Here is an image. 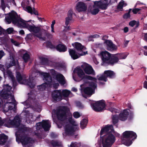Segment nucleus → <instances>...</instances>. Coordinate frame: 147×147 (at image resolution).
I'll use <instances>...</instances> for the list:
<instances>
[{
    "label": "nucleus",
    "instance_id": "f257e3e1",
    "mask_svg": "<svg viewBox=\"0 0 147 147\" xmlns=\"http://www.w3.org/2000/svg\"><path fill=\"white\" fill-rule=\"evenodd\" d=\"M69 109L64 106L59 107L57 109L56 114L59 120L60 121L57 124L59 128H61L62 125L64 127L65 132L63 134L64 136L71 135L77 129L78 123L72 118L70 117L68 119H66V113L69 111Z\"/></svg>",
    "mask_w": 147,
    "mask_h": 147
},
{
    "label": "nucleus",
    "instance_id": "f03ea898",
    "mask_svg": "<svg viewBox=\"0 0 147 147\" xmlns=\"http://www.w3.org/2000/svg\"><path fill=\"white\" fill-rule=\"evenodd\" d=\"M5 20L8 24H10L12 22L13 24H17L19 27L27 28L30 32H33L34 35L39 38L44 39L41 33L43 31L40 27L36 26L33 24L32 25H29L27 22L18 18L15 12L12 11L9 13V15L5 17Z\"/></svg>",
    "mask_w": 147,
    "mask_h": 147
},
{
    "label": "nucleus",
    "instance_id": "7ed1b4c3",
    "mask_svg": "<svg viewBox=\"0 0 147 147\" xmlns=\"http://www.w3.org/2000/svg\"><path fill=\"white\" fill-rule=\"evenodd\" d=\"M105 134L102 137V144L103 147H111L115 141L114 135L119 136L120 134L115 132L113 127L111 125H107L102 129L100 135L101 136Z\"/></svg>",
    "mask_w": 147,
    "mask_h": 147
},
{
    "label": "nucleus",
    "instance_id": "20e7f679",
    "mask_svg": "<svg viewBox=\"0 0 147 147\" xmlns=\"http://www.w3.org/2000/svg\"><path fill=\"white\" fill-rule=\"evenodd\" d=\"M74 71L80 78L82 79L85 78L91 81L90 84H89V87H87L84 88V86H86V84H88V83L86 82H85L84 84L81 85L80 86L82 92H84L87 95H92L94 93V90L96 87V82L97 79L95 78L86 75L82 70L80 67H77Z\"/></svg>",
    "mask_w": 147,
    "mask_h": 147
},
{
    "label": "nucleus",
    "instance_id": "39448f33",
    "mask_svg": "<svg viewBox=\"0 0 147 147\" xmlns=\"http://www.w3.org/2000/svg\"><path fill=\"white\" fill-rule=\"evenodd\" d=\"M4 89L1 92V95L5 99V104L3 109L5 112L7 113L8 111L12 110L14 107L13 102L15 100L13 95L10 91L11 87L8 85H5Z\"/></svg>",
    "mask_w": 147,
    "mask_h": 147
},
{
    "label": "nucleus",
    "instance_id": "423d86ee",
    "mask_svg": "<svg viewBox=\"0 0 147 147\" xmlns=\"http://www.w3.org/2000/svg\"><path fill=\"white\" fill-rule=\"evenodd\" d=\"M121 142L127 146H129L132 143V140L136 138L137 135L136 133L132 131H126L123 134Z\"/></svg>",
    "mask_w": 147,
    "mask_h": 147
},
{
    "label": "nucleus",
    "instance_id": "0eeeda50",
    "mask_svg": "<svg viewBox=\"0 0 147 147\" xmlns=\"http://www.w3.org/2000/svg\"><path fill=\"white\" fill-rule=\"evenodd\" d=\"M41 74L43 76V80L45 82L39 86V88L40 90H45L47 87L50 86L51 84L53 85V86L55 88H57L59 86V84L55 83V81H52L51 77L48 73L42 72Z\"/></svg>",
    "mask_w": 147,
    "mask_h": 147
},
{
    "label": "nucleus",
    "instance_id": "6e6552de",
    "mask_svg": "<svg viewBox=\"0 0 147 147\" xmlns=\"http://www.w3.org/2000/svg\"><path fill=\"white\" fill-rule=\"evenodd\" d=\"M16 78L18 82L21 84H24L29 86L32 88L35 85L34 83L33 82H30L29 78H28V77L25 74H21L19 72H17L16 74Z\"/></svg>",
    "mask_w": 147,
    "mask_h": 147
},
{
    "label": "nucleus",
    "instance_id": "1a4fd4ad",
    "mask_svg": "<svg viewBox=\"0 0 147 147\" xmlns=\"http://www.w3.org/2000/svg\"><path fill=\"white\" fill-rule=\"evenodd\" d=\"M11 117L7 118L5 120H2L0 118V126L5 123V125L8 127H10V125H17L19 124V119L18 117H15L13 120H12Z\"/></svg>",
    "mask_w": 147,
    "mask_h": 147
},
{
    "label": "nucleus",
    "instance_id": "9d476101",
    "mask_svg": "<svg viewBox=\"0 0 147 147\" xmlns=\"http://www.w3.org/2000/svg\"><path fill=\"white\" fill-rule=\"evenodd\" d=\"M100 55L104 62L107 63L109 61L110 63L111 64V61H114V59H113L112 57L113 55H111L109 53L106 51L101 52Z\"/></svg>",
    "mask_w": 147,
    "mask_h": 147
},
{
    "label": "nucleus",
    "instance_id": "9b49d317",
    "mask_svg": "<svg viewBox=\"0 0 147 147\" xmlns=\"http://www.w3.org/2000/svg\"><path fill=\"white\" fill-rule=\"evenodd\" d=\"M51 126V123L49 120H43L41 122L36 123V128L38 130L42 127L45 130L48 131L49 130Z\"/></svg>",
    "mask_w": 147,
    "mask_h": 147
},
{
    "label": "nucleus",
    "instance_id": "f8f14e48",
    "mask_svg": "<svg viewBox=\"0 0 147 147\" xmlns=\"http://www.w3.org/2000/svg\"><path fill=\"white\" fill-rule=\"evenodd\" d=\"M105 106V101L102 100L96 102L92 105L93 109L96 111H100L103 110Z\"/></svg>",
    "mask_w": 147,
    "mask_h": 147
},
{
    "label": "nucleus",
    "instance_id": "ddd939ff",
    "mask_svg": "<svg viewBox=\"0 0 147 147\" xmlns=\"http://www.w3.org/2000/svg\"><path fill=\"white\" fill-rule=\"evenodd\" d=\"M81 67L86 74L95 75L93 68L88 64L85 63H83L81 65Z\"/></svg>",
    "mask_w": 147,
    "mask_h": 147
},
{
    "label": "nucleus",
    "instance_id": "4468645a",
    "mask_svg": "<svg viewBox=\"0 0 147 147\" xmlns=\"http://www.w3.org/2000/svg\"><path fill=\"white\" fill-rule=\"evenodd\" d=\"M69 52L71 57L74 59L79 58L80 56L84 55L87 54V51H85L83 53H79L78 54L74 50L69 49Z\"/></svg>",
    "mask_w": 147,
    "mask_h": 147
},
{
    "label": "nucleus",
    "instance_id": "2eb2a0df",
    "mask_svg": "<svg viewBox=\"0 0 147 147\" xmlns=\"http://www.w3.org/2000/svg\"><path fill=\"white\" fill-rule=\"evenodd\" d=\"M128 54V53H123L113 55L112 57V59H114V61H111V64L113 65L114 63H117L119 59H125Z\"/></svg>",
    "mask_w": 147,
    "mask_h": 147
},
{
    "label": "nucleus",
    "instance_id": "dca6fc26",
    "mask_svg": "<svg viewBox=\"0 0 147 147\" xmlns=\"http://www.w3.org/2000/svg\"><path fill=\"white\" fill-rule=\"evenodd\" d=\"M109 3L108 1L107 0H101L99 1H95V4L97 5L99 8L102 9H106Z\"/></svg>",
    "mask_w": 147,
    "mask_h": 147
},
{
    "label": "nucleus",
    "instance_id": "f3484780",
    "mask_svg": "<svg viewBox=\"0 0 147 147\" xmlns=\"http://www.w3.org/2000/svg\"><path fill=\"white\" fill-rule=\"evenodd\" d=\"M72 14L73 11L71 10H70L69 11L67 17L65 18V24L66 26L65 27V28L64 29L65 31H66L70 29L69 26H68V25L72 21Z\"/></svg>",
    "mask_w": 147,
    "mask_h": 147
},
{
    "label": "nucleus",
    "instance_id": "a211bd4d",
    "mask_svg": "<svg viewBox=\"0 0 147 147\" xmlns=\"http://www.w3.org/2000/svg\"><path fill=\"white\" fill-rule=\"evenodd\" d=\"M107 49L109 51H114L117 49V46L113 44L111 41L109 40H105L104 42Z\"/></svg>",
    "mask_w": 147,
    "mask_h": 147
},
{
    "label": "nucleus",
    "instance_id": "6ab92c4d",
    "mask_svg": "<svg viewBox=\"0 0 147 147\" xmlns=\"http://www.w3.org/2000/svg\"><path fill=\"white\" fill-rule=\"evenodd\" d=\"M21 141L23 146L27 145L29 143H32L34 142V140L24 135H23L21 137Z\"/></svg>",
    "mask_w": 147,
    "mask_h": 147
},
{
    "label": "nucleus",
    "instance_id": "aec40b11",
    "mask_svg": "<svg viewBox=\"0 0 147 147\" xmlns=\"http://www.w3.org/2000/svg\"><path fill=\"white\" fill-rule=\"evenodd\" d=\"M52 97L55 100H60L62 99L61 90H55L52 93Z\"/></svg>",
    "mask_w": 147,
    "mask_h": 147
},
{
    "label": "nucleus",
    "instance_id": "412c9836",
    "mask_svg": "<svg viewBox=\"0 0 147 147\" xmlns=\"http://www.w3.org/2000/svg\"><path fill=\"white\" fill-rule=\"evenodd\" d=\"M94 5L92 6H90L89 7L88 9V11L91 14L93 15H95L97 14L100 10L99 7L97 5L95 4V1L94 2Z\"/></svg>",
    "mask_w": 147,
    "mask_h": 147
},
{
    "label": "nucleus",
    "instance_id": "4be33fe9",
    "mask_svg": "<svg viewBox=\"0 0 147 147\" xmlns=\"http://www.w3.org/2000/svg\"><path fill=\"white\" fill-rule=\"evenodd\" d=\"M72 45L75 47L76 49L79 51V53H83L85 51H87L86 50V48L82 45L80 43L78 42H75L73 43Z\"/></svg>",
    "mask_w": 147,
    "mask_h": 147
},
{
    "label": "nucleus",
    "instance_id": "5701e85b",
    "mask_svg": "<svg viewBox=\"0 0 147 147\" xmlns=\"http://www.w3.org/2000/svg\"><path fill=\"white\" fill-rule=\"evenodd\" d=\"M76 9L79 12L84 11L87 9V6L83 2H78L77 4Z\"/></svg>",
    "mask_w": 147,
    "mask_h": 147
},
{
    "label": "nucleus",
    "instance_id": "b1692460",
    "mask_svg": "<svg viewBox=\"0 0 147 147\" xmlns=\"http://www.w3.org/2000/svg\"><path fill=\"white\" fill-rule=\"evenodd\" d=\"M128 110L125 109L121 112L119 115V119L122 121H125L127 119V117L129 115Z\"/></svg>",
    "mask_w": 147,
    "mask_h": 147
},
{
    "label": "nucleus",
    "instance_id": "393cba45",
    "mask_svg": "<svg viewBox=\"0 0 147 147\" xmlns=\"http://www.w3.org/2000/svg\"><path fill=\"white\" fill-rule=\"evenodd\" d=\"M57 80L61 85H63L66 83V81L63 76L61 74H58L56 76Z\"/></svg>",
    "mask_w": 147,
    "mask_h": 147
},
{
    "label": "nucleus",
    "instance_id": "a878e982",
    "mask_svg": "<svg viewBox=\"0 0 147 147\" xmlns=\"http://www.w3.org/2000/svg\"><path fill=\"white\" fill-rule=\"evenodd\" d=\"M15 66L17 68H19V66L18 61L16 59H15L13 57H12L11 59V61L9 65L7 67L8 68L10 67Z\"/></svg>",
    "mask_w": 147,
    "mask_h": 147
},
{
    "label": "nucleus",
    "instance_id": "bb28decb",
    "mask_svg": "<svg viewBox=\"0 0 147 147\" xmlns=\"http://www.w3.org/2000/svg\"><path fill=\"white\" fill-rule=\"evenodd\" d=\"M56 48V49L60 52H64L65 51L67 50V47L65 45H62L59 44L57 45Z\"/></svg>",
    "mask_w": 147,
    "mask_h": 147
},
{
    "label": "nucleus",
    "instance_id": "cd10ccee",
    "mask_svg": "<svg viewBox=\"0 0 147 147\" xmlns=\"http://www.w3.org/2000/svg\"><path fill=\"white\" fill-rule=\"evenodd\" d=\"M104 74L106 75L107 78L109 77L111 78H112L115 76V74L114 72L111 70L105 71L104 72Z\"/></svg>",
    "mask_w": 147,
    "mask_h": 147
},
{
    "label": "nucleus",
    "instance_id": "c85d7f7f",
    "mask_svg": "<svg viewBox=\"0 0 147 147\" xmlns=\"http://www.w3.org/2000/svg\"><path fill=\"white\" fill-rule=\"evenodd\" d=\"M7 137L4 134L0 135V145H3L6 142Z\"/></svg>",
    "mask_w": 147,
    "mask_h": 147
},
{
    "label": "nucleus",
    "instance_id": "c756f323",
    "mask_svg": "<svg viewBox=\"0 0 147 147\" xmlns=\"http://www.w3.org/2000/svg\"><path fill=\"white\" fill-rule=\"evenodd\" d=\"M61 94L62 95V97L63 96L64 97H67L69 95L70 96H72V95L71 96V95L72 94L71 93L70 91L67 90H61Z\"/></svg>",
    "mask_w": 147,
    "mask_h": 147
},
{
    "label": "nucleus",
    "instance_id": "7c9ffc66",
    "mask_svg": "<svg viewBox=\"0 0 147 147\" xmlns=\"http://www.w3.org/2000/svg\"><path fill=\"white\" fill-rule=\"evenodd\" d=\"M105 75L104 73L103 74L99 75L97 76V78L99 80L106 82L107 81V78Z\"/></svg>",
    "mask_w": 147,
    "mask_h": 147
},
{
    "label": "nucleus",
    "instance_id": "2f4dec72",
    "mask_svg": "<svg viewBox=\"0 0 147 147\" xmlns=\"http://www.w3.org/2000/svg\"><path fill=\"white\" fill-rule=\"evenodd\" d=\"M7 74H8L9 76H10V77L11 78V79H12V83L13 84V85L15 86L16 85V81L14 80V78L13 77V75L12 74V72L9 71H7Z\"/></svg>",
    "mask_w": 147,
    "mask_h": 147
},
{
    "label": "nucleus",
    "instance_id": "473e14b6",
    "mask_svg": "<svg viewBox=\"0 0 147 147\" xmlns=\"http://www.w3.org/2000/svg\"><path fill=\"white\" fill-rule=\"evenodd\" d=\"M87 122V120L86 119H83L81 121L80 125L82 129H84L86 127Z\"/></svg>",
    "mask_w": 147,
    "mask_h": 147
},
{
    "label": "nucleus",
    "instance_id": "72a5a7b5",
    "mask_svg": "<svg viewBox=\"0 0 147 147\" xmlns=\"http://www.w3.org/2000/svg\"><path fill=\"white\" fill-rule=\"evenodd\" d=\"M129 25L132 27H133L135 25H136V28H137L139 25V23L138 22L133 20L129 22Z\"/></svg>",
    "mask_w": 147,
    "mask_h": 147
},
{
    "label": "nucleus",
    "instance_id": "f704fd0d",
    "mask_svg": "<svg viewBox=\"0 0 147 147\" xmlns=\"http://www.w3.org/2000/svg\"><path fill=\"white\" fill-rule=\"evenodd\" d=\"M127 5L124 4V1H121L119 3L118 6V9L120 10H122L123 6H126Z\"/></svg>",
    "mask_w": 147,
    "mask_h": 147
},
{
    "label": "nucleus",
    "instance_id": "c9c22d12",
    "mask_svg": "<svg viewBox=\"0 0 147 147\" xmlns=\"http://www.w3.org/2000/svg\"><path fill=\"white\" fill-rule=\"evenodd\" d=\"M23 58L24 61L26 62L30 58V56L29 54L27 53H26L23 55Z\"/></svg>",
    "mask_w": 147,
    "mask_h": 147
},
{
    "label": "nucleus",
    "instance_id": "e433bc0d",
    "mask_svg": "<svg viewBox=\"0 0 147 147\" xmlns=\"http://www.w3.org/2000/svg\"><path fill=\"white\" fill-rule=\"evenodd\" d=\"M80 143H77L76 142L72 143L69 147H80Z\"/></svg>",
    "mask_w": 147,
    "mask_h": 147
},
{
    "label": "nucleus",
    "instance_id": "4c0bfd02",
    "mask_svg": "<svg viewBox=\"0 0 147 147\" xmlns=\"http://www.w3.org/2000/svg\"><path fill=\"white\" fill-rule=\"evenodd\" d=\"M118 118L116 115H115L112 117V121L113 123L115 124L117 123L118 121Z\"/></svg>",
    "mask_w": 147,
    "mask_h": 147
},
{
    "label": "nucleus",
    "instance_id": "58836bf2",
    "mask_svg": "<svg viewBox=\"0 0 147 147\" xmlns=\"http://www.w3.org/2000/svg\"><path fill=\"white\" fill-rule=\"evenodd\" d=\"M25 10L31 14L32 13V9L30 6H28L26 7L25 8Z\"/></svg>",
    "mask_w": 147,
    "mask_h": 147
},
{
    "label": "nucleus",
    "instance_id": "ea45409f",
    "mask_svg": "<svg viewBox=\"0 0 147 147\" xmlns=\"http://www.w3.org/2000/svg\"><path fill=\"white\" fill-rule=\"evenodd\" d=\"M109 110L113 113H119V110H117L115 108H110L109 109Z\"/></svg>",
    "mask_w": 147,
    "mask_h": 147
},
{
    "label": "nucleus",
    "instance_id": "a19ab883",
    "mask_svg": "<svg viewBox=\"0 0 147 147\" xmlns=\"http://www.w3.org/2000/svg\"><path fill=\"white\" fill-rule=\"evenodd\" d=\"M80 116V113L78 112H75L73 113V116L76 118H79Z\"/></svg>",
    "mask_w": 147,
    "mask_h": 147
},
{
    "label": "nucleus",
    "instance_id": "79ce46f5",
    "mask_svg": "<svg viewBox=\"0 0 147 147\" xmlns=\"http://www.w3.org/2000/svg\"><path fill=\"white\" fill-rule=\"evenodd\" d=\"M33 109L34 110V111H38V112H39L41 111L40 107L39 106H36Z\"/></svg>",
    "mask_w": 147,
    "mask_h": 147
},
{
    "label": "nucleus",
    "instance_id": "37998d69",
    "mask_svg": "<svg viewBox=\"0 0 147 147\" xmlns=\"http://www.w3.org/2000/svg\"><path fill=\"white\" fill-rule=\"evenodd\" d=\"M11 41L12 43L16 46H18L19 44L16 41L13 40L12 39H11Z\"/></svg>",
    "mask_w": 147,
    "mask_h": 147
},
{
    "label": "nucleus",
    "instance_id": "c03bdc74",
    "mask_svg": "<svg viewBox=\"0 0 147 147\" xmlns=\"http://www.w3.org/2000/svg\"><path fill=\"white\" fill-rule=\"evenodd\" d=\"M52 144L54 147H60V146H59L60 144L57 142H53Z\"/></svg>",
    "mask_w": 147,
    "mask_h": 147
},
{
    "label": "nucleus",
    "instance_id": "a18cd8bd",
    "mask_svg": "<svg viewBox=\"0 0 147 147\" xmlns=\"http://www.w3.org/2000/svg\"><path fill=\"white\" fill-rule=\"evenodd\" d=\"M131 10V9H129V11H130ZM130 11L129 12L125 14L124 16V17L125 18H129L130 17Z\"/></svg>",
    "mask_w": 147,
    "mask_h": 147
},
{
    "label": "nucleus",
    "instance_id": "49530a36",
    "mask_svg": "<svg viewBox=\"0 0 147 147\" xmlns=\"http://www.w3.org/2000/svg\"><path fill=\"white\" fill-rule=\"evenodd\" d=\"M13 28H9L7 30V31L8 34L11 33L13 32Z\"/></svg>",
    "mask_w": 147,
    "mask_h": 147
},
{
    "label": "nucleus",
    "instance_id": "de8ad7c7",
    "mask_svg": "<svg viewBox=\"0 0 147 147\" xmlns=\"http://www.w3.org/2000/svg\"><path fill=\"white\" fill-rule=\"evenodd\" d=\"M140 9L138 8H136L134 9L132 11L134 13V14H136L137 13H138L140 10Z\"/></svg>",
    "mask_w": 147,
    "mask_h": 147
},
{
    "label": "nucleus",
    "instance_id": "09e8293b",
    "mask_svg": "<svg viewBox=\"0 0 147 147\" xmlns=\"http://www.w3.org/2000/svg\"><path fill=\"white\" fill-rule=\"evenodd\" d=\"M47 62V59L44 58L42 59V64L44 65H46Z\"/></svg>",
    "mask_w": 147,
    "mask_h": 147
},
{
    "label": "nucleus",
    "instance_id": "8fccbe9b",
    "mask_svg": "<svg viewBox=\"0 0 147 147\" xmlns=\"http://www.w3.org/2000/svg\"><path fill=\"white\" fill-rule=\"evenodd\" d=\"M4 55V53L2 51H0V59Z\"/></svg>",
    "mask_w": 147,
    "mask_h": 147
},
{
    "label": "nucleus",
    "instance_id": "3c124183",
    "mask_svg": "<svg viewBox=\"0 0 147 147\" xmlns=\"http://www.w3.org/2000/svg\"><path fill=\"white\" fill-rule=\"evenodd\" d=\"M31 93H29L28 94L29 95V99H30L31 98H32V99H33V97L34 96V94H32L31 95Z\"/></svg>",
    "mask_w": 147,
    "mask_h": 147
},
{
    "label": "nucleus",
    "instance_id": "603ef678",
    "mask_svg": "<svg viewBox=\"0 0 147 147\" xmlns=\"http://www.w3.org/2000/svg\"><path fill=\"white\" fill-rule=\"evenodd\" d=\"M25 1H23L21 3V5L24 8L26 7V6L27 5V3H26V2L25 4Z\"/></svg>",
    "mask_w": 147,
    "mask_h": 147
},
{
    "label": "nucleus",
    "instance_id": "864d4df0",
    "mask_svg": "<svg viewBox=\"0 0 147 147\" xmlns=\"http://www.w3.org/2000/svg\"><path fill=\"white\" fill-rule=\"evenodd\" d=\"M43 31L45 32V33L46 34L47 36L48 37L50 35L51 36V35L47 31L45 30H43Z\"/></svg>",
    "mask_w": 147,
    "mask_h": 147
},
{
    "label": "nucleus",
    "instance_id": "5fc2aeb1",
    "mask_svg": "<svg viewBox=\"0 0 147 147\" xmlns=\"http://www.w3.org/2000/svg\"><path fill=\"white\" fill-rule=\"evenodd\" d=\"M144 88L147 89V81H145L144 83Z\"/></svg>",
    "mask_w": 147,
    "mask_h": 147
},
{
    "label": "nucleus",
    "instance_id": "6e6d98bb",
    "mask_svg": "<svg viewBox=\"0 0 147 147\" xmlns=\"http://www.w3.org/2000/svg\"><path fill=\"white\" fill-rule=\"evenodd\" d=\"M16 117H18V118H19V124L18 125H14V126H13V125H10V127H11V126H13V127H18L19 126H20H20H21V125H20V119L19 118V117H18V116H16Z\"/></svg>",
    "mask_w": 147,
    "mask_h": 147
},
{
    "label": "nucleus",
    "instance_id": "4d7b16f0",
    "mask_svg": "<svg viewBox=\"0 0 147 147\" xmlns=\"http://www.w3.org/2000/svg\"><path fill=\"white\" fill-rule=\"evenodd\" d=\"M128 31V28L127 27H125L124 28V31L125 32H127Z\"/></svg>",
    "mask_w": 147,
    "mask_h": 147
},
{
    "label": "nucleus",
    "instance_id": "13d9d810",
    "mask_svg": "<svg viewBox=\"0 0 147 147\" xmlns=\"http://www.w3.org/2000/svg\"><path fill=\"white\" fill-rule=\"evenodd\" d=\"M144 38L145 40L147 42V33L144 34Z\"/></svg>",
    "mask_w": 147,
    "mask_h": 147
},
{
    "label": "nucleus",
    "instance_id": "bf43d9fd",
    "mask_svg": "<svg viewBox=\"0 0 147 147\" xmlns=\"http://www.w3.org/2000/svg\"><path fill=\"white\" fill-rule=\"evenodd\" d=\"M19 33L21 35H23L24 34V32L23 30H21L19 31Z\"/></svg>",
    "mask_w": 147,
    "mask_h": 147
},
{
    "label": "nucleus",
    "instance_id": "052dcab7",
    "mask_svg": "<svg viewBox=\"0 0 147 147\" xmlns=\"http://www.w3.org/2000/svg\"><path fill=\"white\" fill-rule=\"evenodd\" d=\"M94 62L96 64H98V63L99 62L96 59H94Z\"/></svg>",
    "mask_w": 147,
    "mask_h": 147
},
{
    "label": "nucleus",
    "instance_id": "680f3d73",
    "mask_svg": "<svg viewBox=\"0 0 147 147\" xmlns=\"http://www.w3.org/2000/svg\"><path fill=\"white\" fill-rule=\"evenodd\" d=\"M115 2H117V0H111L110 1V2L111 3Z\"/></svg>",
    "mask_w": 147,
    "mask_h": 147
},
{
    "label": "nucleus",
    "instance_id": "e2e57ef3",
    "mask_svg": "<svg viewBox=\"0 0 147 147\" xmlns=\"http://www.w3.org/2000/svg\"><path fill=\"white\" fill-rule=\"evenodd\" d=\"M72 90L74 92H76L77 91V89L75 88H72Z\"/></svg>",
    "mask_w": 147,
    "mask_h": 147
},
{
    "label": "nucleus",
    "instance_id": "0e129e2a",
    "mask_svg": "<svg viewBox=\"0 0 147 147\" xmlns=\"http://www.w3.org/2000/svg\"><path fill=\"white\" fill-rule=\"evenodd\" d=\"M33 13L35 15H38V13L37 11H35L34 10L33 11Z\"/></svg>",
    "mask_w": 147,
    "mask_h": 147
},
{
    "label": "nucleus",
    "instance_id": "69168bd1",
    "mask_svg": "<svg viewBox=\"0 0 147 147\" xmlns=\"http://www.w3.org/2000/svg\"><path fill=\"white\" fill-rule=\"evenodd\" d=\"M3 31V29L0 26V34H2Z\"/></svg>",
    "mask_w": 147,
    "mask_h": 147
},
{
    "label": "nucleus",
    "instance_id": "338daca9",
    "mask_svg": "<svg viewBox=\"0 0 147 147\" xmlns=\"http://www.w3.org/2000/svg\"><path fill=\"white\" fill-rule=\"evenodd\" d=\"M99 36V35L98 34H95L93 36V37L94 38H98Z\"/></svg>",
    "mask_w": 147,
    "mask_h": 147
},
{
    "label": "nucleus",
    "instance_id": "774afa93",
    "mask_svg": "<svg viewBox=\"0 0 147 147\" xmlns=\"http://www.w3.org/2000/svg\"><path fill=\"white\" fill-rule=\"evenodd\" d=\"M105 38H108V36H103V37L102 38V39L103 40H105Z\"/></svg>",
    "mask_w": 147,
    "mask_h": 147
}]
</instances>
